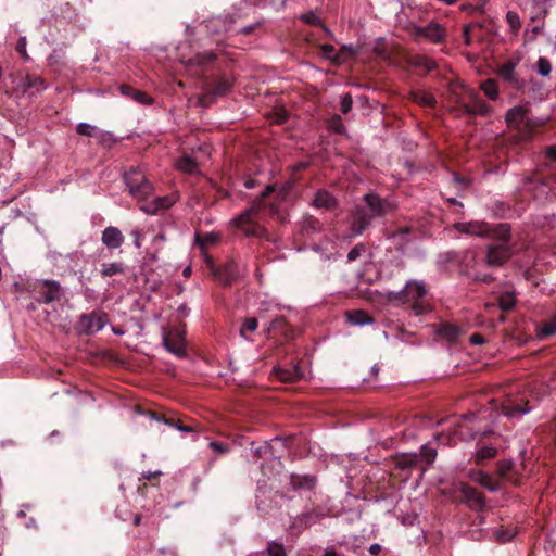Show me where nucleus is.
I'll use <instances>...</instances> for the list:
<instances>
[{
  "mask_svg": "<svg viewBox=\"0 0 556 556\" xmlns=\"http://www.w3.org/2000/svg\"><path fill=\"white\" fill-rule=\"evenodd\" d=\"M364 201L368 212H366L364 208H357L355 211L354 218L351 224L352 236L362 235L371 224L372 218L381 217L394 208L392 203L382 200L375 193L366 194L364 197Z\"/></svg>",
  "mask_w": 556,
  "mask_h": 556,
  "instance_id": "f257e3e1",
  "label": "nucleus"
},
{
  "mask_svg": "<svg viewBox=\"0 0 556 556\" xmlns=\"http://www.w3.org/2000/svg\"><path fill=\"white\" fill-rule=\"evenodd\" d=\"M404 302L412 304V309L416 316L427 313L428 306L422 302L427 294L426 286L422 281L409 280L403 288Z\"/></svg>",
  "mask_w": 556,
  "mask_h": 556,
  "instance_id": "f03ea898",
  "label": "nucleus"
},
{
  "mask_svg": "<svg viewBox=\"0 0 556 556\" xmlns=\"http://www.w3.org/2000/svg\"><path fill=\"white\" fill-rule=\"evenodd\" d=\"M503 242L489 245L486 250L485 262L489 266H502L510 256V248L506 243L509 238V227L506 224L500 225Z\"/></svg>",
  "mask_w": 556,
  "mask_h": 556,
  "instance_id": "7ed1b4c3",
  "label": "nucleus"
},
{
  "mask_svg": "<svg viewBox=\"0 0 556 556\" xmlns=\"http://www.w3.org/2000/svg\"><path fill=\"white\" fill-rule=\"evenodd\" d=\"M163 345L165 349L178 356H186V342H185V331L181 329H172L169 331L163 332Z\"/></svg>",
  "mask_w": 556,
  "mask_h": 556,
  "instance_id": "20e7f679",
  "label": "nucleus"
},
{
  "mask_svg": "<svg viewBox=\"0 0 556 556\" xmlns=\"http://www.w3.org/2000/svg\"><path fill=\"white\" fill-rule=\"evenodd\" d=\"M108 321L105 314L100 312H91L80 316L78 325L80 330L86 334L96 333L102 330Z\"/></svg>",
  "mask_w": 556,
  "mask_h": 556,
  "instance_id": "39448f33",
  "label": "nucleus"
},
{
  "mask_svg": "<svg viewBox=\"0 0 556 556\" xmlns=\"http://www.w3.org/2000/svg\"><path fill=\"white\" fill-rule=\"evenodd\" d=\"M454 228L460 233L477 237H491L495 231L489 224L480 220L455 223Z\"/></svg>",
  "mask_w": 556,
  "mask_h": 556,
  "instance_id": "423d86ee",
  "label": "nucleus"
},
{
  "mask_svg": "<svg viewBox=\"0 0 556 556\" xmlns=\"http://www.w3.org/2000/svg\"><path fill=\"white\" fill-rule=\"evenodd\" d=\"M462 502L472 510H482L485 506L484 496L475 488L462 484L459 488Z\"/></svg>",
  "mask_w": 556,
  "mask_h": 556,
  "instance_id": "0eeeda50",
  "label": "nucleus"
},
{
  "mask_svg": "<svg viewBox=\"0 0 556 556\" xmlns=\"http://www.w3.org/2000/svg\"><path fill=\"white\" fill-rule=\"evenodd\" d=\"M255 206L247 208L243 213L232 219L233 226L241 228L247 236H257L258 229L253 225L252 217L256 214Z\"/></svg>",
  "mask_w": 556,
  "mask_h": 556,
  "instance_id": "6e6552de",
  "label": "nucleus"
},
{
  "mask_svg": "<svg viewBox=\"0 0 556 556\" xmlns=\"http://www.w3.org/2000/svg\"><path fill=\"white\" fill-rule=\"evenodd\" d=\"M416 34L424 36L433 43H440L445 38V29L438 23L431 22L424 27H417Z\"/></svg>",
  "mask_w": 556,
  "mask_h": 556,
  "instance_id": "1a4fd4ad",
  "label": "nucleus"
},
{
  "mask_svg": "<svg viewBox=\"0 0 556 556\" xmlns=\"http://www.w3.org/2000/svg\"><path fill=\"white\" fill-rule=\"evenodd\" d=\"M176 201L177 197L175 194L157 197L151 202L141 205L140 210L148 214H156L160 210L170 207Z\"/></svg>",
  "mask_w": 556,
  "mask_h": 556,
  "instance_id": "9d476101",
  "label": "nucleus"
},
{
  "mask_svg": "<svg viewBox=\"0 0 556 556\" xmlns=\"http://www.w3.org/2000/svg\"><path fill=\"white\" fill-rule=\"evenodd\" d=\"M506 122L514 127L520 128L530 124L528 117V110L525 106L516 105L509 109L506 113Z\"/></svg>",
  "mask_w": 556,
  "mask_h": 556,
  "instance_id": "9b49d317",
  "label": "nucleus"
},
{
  "mask_svg": "<svg viewBox=\"0 0 556 556\" xmlns=\"http://www.w3.org/2000/svg\"><path fill=\"white\" fill-rule=\"evenodd\" d=\"M101 240L108 249H118L124 243V236L117 227L109 226L102 231Z\"/></svg>",
  "mask_w": 556,
  "mask_h": 556,
  "instance_id": "f8f14e48",
  "label": "nucleus"
},
{
  "mask_svg": "<svg viewBox=\"0 0 556 556\" xmlns=\"http://www.w3.org/2000/svg\"><path fill=\"white\" fill-rule=\"evenodd\" d=\"M124 178L129 192H135L141 184L150 182L146 175L136 168H130L126 172Z\"/></svg>",
  "mask_w": 556,
  "mask_h": 556,
  "instance_id": "ddd939ff",
  "label": "nucleus"
},
{
  "mask_svg": "<svg viewBox=\"0 0 556 556\" xmlns=\"http://www.w3.org/2000/svg\"><path fill=\"white\" fill-rule=\"evenodd\" d=\"M530 410L531 408L528 406V403H526L525 406H521L517 403H514L511 400H507L502 405V413L508 418L521 417Z\"/></svg>",
  "mask_w": 556,
  "mask_h": 556,
  "instance_id": "4468645a",
  "label": "nucleus"
},
{
  "mask_svg": "<svg viewBox=\"0 0 556 556\" xmlns=\"http://www.w3.org/2000/svg\"><path fill=\"white\" fill-rule=\"evenodd\" d=\"M176 168L187 174L199 172V156L185 155L176 162Z\"/></svg>",
  "mask_w": 556,
  "mask_h": 556,
  "instance_id": "2eb2a0df",
  "label": "nucleus"
},
{
  "mask_svg": "<svg viewBox=\"0 0 556 556\" xmlns=\"http://www.w3.org/2000/svg\"><path fill=\"white\" fill-rule=\"evenodd\" d=\"M290 483L294 490H312L316 484L313 476L291 475Z\"/></svg>",
  "mask_w": 556,
  "mask_h": 556,
  "instance_id": "dca6fc26",
  "label": "nucleus"
},
{
  "mask_svg": "<svg viewBox=\"0 0 556 556\" xmlns=\"http://www.w3.org/2000/svg\"><path fill=\"white\" fill-rule=\"evenodd\" d=\"M313 205L318 208L331 210L336 206V199L326 190H319L316 192L313 200Z\"/></svg>",
  "mask_w": 556,
  "mask_h": 556,
  "instance_id": "f3484780",
  "label": "nucleus"
},
{
  "mask_svg": "<svg viewBox=\"0 0 556 556\" xmlns=\"http://www.w3.org/2000/svg\"><path fill=\"white\" fill-rule=\"evenodd\" d=\"M218 241V235L214 233V232H211V233H206L204 236H200V235H197L195 236V242L200 247V249L202 250L203 252V256L205 258V262L208 264V265H212L213 264V261L212 258L206 254L205 252V249L207 245L210 244H214L215 242Z\"/></svg>",
  "mask_w": 556,
  "mask_h": 556,
  "instance_id": "a211bd4d",
  "label": "nucleus"
},
{
  "mask_svg": "<svg viewBox=\"0 0 556 556\" xmlns=\"http://www.w3.org/2000/svg\"><path fill=\"white\" fill-rule=\"evenodd\" d=\"M45 286L47 291L43 293V300L46 303H51L61 298V286L54 280H46Z\"/></svg>",
  "mask_w": 556,
  "mask_h": 556,
  "instance_id": "6ab92c4d",
  "label": "nucleus"
},
{
  "mask_svg": "<svg viewBox=\"0 0 556 556\" xmlns=\"http://www.w3.org/2000/svg\"><path fill=\"white\" fill-rule=\"evenodd\" d=\"M314 515L312 513H304L302 515H299L290 526V531L292 533H299L303 529L309 527L312 525Z\"/></svg>",
  "mask_w": 556,
  "mask_h": 556,
  "instance_id": "aec40b11",
  "label": "nucleus"
},
{
  "mask_svg": "<svg viewBox=\"0 0 556 556\" xmlns=\"http://www.w3.org/2000/svg\"><path fill=\"white\" fill-rule=\"evenodd\" d=\"M409 97L414 102H416L422 106L431 108L435 103L434 97L425 90L412 91Z\"/></svg>",
  "mask_w": 556,
  "mask_h": 556,
  "instance_id": "412c9836",
  "label": "nucleus"
},
{
  "mask_svg": "<svg viewBox=\"0 0 556 556\" xmlns=\"http://www.w3.org/2000/svg\"><path fill=\"white\" fill-rule=\"evenodd\" d=\"M302 376L303 374L298 366H293L292 368H279L277 370V378L283 382L295 381Z\"/></svg>",
  "mask_w": 556,
  "mask_h": 556,
  "instance_id": "4be33fe9",
  "label": "nucleus"
},
{
  "mask_svg": "<svg viewBox=\"0 0 556 556\" xmlns=\"http://www.w3.org/2000/svg\"><path fill=\"white\" fill-rule=\"evenodd\" d=\"M395 465L400 469H412L418 465V454L405 453L397 456Z\"/></svg>",
  "mask_w": 556,
  "mask_h": 556,
  "instance_id": "5701e85b",
  "label": "nucleus"
},
{
  "mask_svg": "<svg viewBox=\"0 0 556 556\" xmlns=\"http://www.w3.org/2000/svg\"><path fill=\"white\" fill-rule=\"evenodd\" d=\"M470 477L473 481L478 482L479 484H481L482 486H484L485 489H488L491 492H495V491L500 490V484L497 482H494L483 471H477V472L472 473Z\"/></svg>",
  "mask_w": 556,
  "mask_h": 556,
  "instance_id": "b1692460",
  "label": "nucleus"
},
{
  "mask_svg": "<svg viewBox=\"0 0 556 556\" xmlns=\"http://www.w3.org/2000/svg\"><path fill=\"white\" fill-rule=\"evenodd\" d=\"M420 457L426 463L425 466L421 467V475L425 473L430 465L437 458V450L432 447L430 444H424L420 448Z\"/></svg>",
  "mask_w": 556,
  "mask_h": 556,
  "instance_id": "393cba45",
  "label": "nucleus"
},
{
  "mask_svg": "<svg viewBox=\"0 0 556 556\" xmlns=\"http://www.w3.org/2000/svg\"><path fill=\"white\" fill-rule=\"evenodd\" d=\"M346 317L349 323L355 326H365L374 323V319L363 311L348 313Z\"/></svg>",
  "mask_w": 556,
  "mask_h": 556,
  "instance_id": "a878e982",
  "label": "nucleus"
},
{
  "mask_svg": "<svg viewBox=\"0 0 556 556\" xmlns=\"http://www.w3.org/2000/svg\"><path fill=\"white\" fill-rule=\"evenodd\" d=\"M516 66L517 62L509 60L498 67L497 74L506 81H515Z\"/></svg>",
  "mask_w": 556,
  "mask_h": 556,
  "instance_id": "bb28decb",
  "label": "nucleus"
},
{
  "mask_svg": "<svg viewBox=\"0 0 556 556\" xmlns=\"http://www.w3.org/2000/svg\"><path fill=\"white\" fill-rule=\"evenodd\" d=\"M153 186L151 182L141 184L135 192H129L139 202L147 201L153 194Z\"/></svg>",
  "mask_w": 556,
  "mask_h": 556,
  "instance_id": "cd10ccee",
  "label": "nucleus"
},
{
  "mask_svg": "<svg viewBox=\"0 0 556 556\" xmlns=\"http://www.w3.org/2000/svg\"><path fill=\"white\" fill-rule=\"evenodd\" d=\"M125 270L124 265L118 262L103 263L101 265V275L103 277H111L117 274H123Z\"/></svg>",
  "mask_w": 556,
  "mask_h": 556,
  "instance_id": "c85d7f7f",
  "label": "nucleus"
},
{
  "mask_svg": "<svg viewBox=\"0 0 556 556\" xmlns=\"http://www.w3.org/2000/svg\"><path fill=\"white\" fill-rule=\"evenodd\" d=\"M497 448L493 445H484L477 450L475 454L476 462L480 464L483 460L490 459L496 455Z\"/></svg>",
  "mask_w": 556,
  "mask_h": 556,
  "instance_id": "c756f323",
  "label": "nucleus"
},
{
  "mask_svg": "<svg viewBox=\"0 0 556 556\" xmlns=\"http://www.w3.org/2000/svg\"><path fill=\"white\" fill-rule=\"evenodd\" d=\"M516 303L515 293L506 291L498 296V306L502 311H510Z\"/></svg>",
  "mask_w": 556,
  "mask_h": 556,
  "instance_id": "7c9ffc66",
  "label": "nucleus"
},
{
  "mask_svg": "<svg viewBox=\"0 0 556 556\" xmlns=\"http://www.w3.org/2000/svg\"><path fill=\"white\" fill-rule=\"evenodd\" d=\"M516 530L514 528L504 529L503 527L496 528L493 531V536L496 541L501 543H506L510 541L516 535Z\"/></svg>",
  "mask_w": 556,
  "mask_h": 556,
  "instance_id": "2f4dec72",
  "label": "nucleus"
},
{
  "mask_svg": "<svg viewBox=\"0 0 556 556\" xmlns=\"http://www.w3.org/2000/svg\"><path fill=\"white\" fill-rule=\"evenodd\" d=\"M321 52H323V55L331 61H333L334 63H342V62H345V58L342 56L341 53H338L336 50H334V47L331 46V45H323L321 46Z\"/></svg>",
  "mask_w": 556,
  "mask_h": 556,
  "instance_id": "473e14b6",
  "label": "nucleus"
},
{
  "mask_svg": "<svg viewBox=\"0 0 556 556\" xmlns=\"http://www.w3.org/2000/svg\"><path fill=\"white\" fill-rule=\"evenodd\" d=\"M481 89L488 98L495 100L498 96L497 84L494 79H486L481 84Z\"/></svg>",
  "mask_w": 556,
  "mask_h": 556,
  "instance_id": "72a5a7b5",
  "label": "nucleus"
},
{
  "mask_svg": "<svg viewBox=\"0 0 556 556\" xmlns=\"http://www.w3.org/2000/svg\"><path fill=\"white\" fill-rule=\"evenodd\" d=\"M232 84L229 79L222 78L219 79L214 88L212 89L213 97H222L225 96L231 88Z\"/></svg>",
  "mask_w": 556,
  "mask_h": 556,
  "instance_id": "f704fd0d",
  "label": "nucleus"
},
{
  "mask_svg": "<svg viewBox=\"0 0 556 556\" xmlns=\"http://www.w3.org/2000/svg\"><path fill=\"white\" fill-rule=\"evenodd\" d=\"M258 327V321L255 317L245 318L240 329V336L247 340V332H254Z\"/></svg>",
  "mask_w": 556,
  "mask_h": 556,
  "instance_id": "c9c22d12",
  "label": "nucleus"
},
{
  "mask_svg": "<svg viewBox=\"0 0 556 556\" xmlns=\"http://www.w3.org/2000/svg\"><path fill=\"white\" fill-rule=\"evenodd\" d=\"M506 21L514 34H517L521 27V21L517 12L508 11L506 13Z\"/></svg>",
  "mask_w": 556,
  "mask_h": 556,
  "instance_id": "e433bc0d",
  "label": "nucleus"
},
{
  "mask_svg": "<svg viewBox=\"0 0 556 556\" xmlns=\"http://www.w3.org/2000/svg\"><path fill=\"white\" fill-rule=\"evenodd\" d=\"M459 332H460L459 328L455 325H444L440 330V333L444 338H446L448 341L456 340Z\"/></svg>",
  "mask_w": 556,
  "mask_h": 556,
  "instance_id": "4c0bfd02",
  "label": "nucleus"
},
{
  "mask_svg": "<svg viewBox=\"0 0 556 556\" xmlns=\"http://www.w3.org/2000/svg\"><path fill=\"white\" fill-rule=\"evenodd\" d=\"M24 85L29 89L35 88L36 90H42L46 88L43 80L38 76H26Z\"/></svg>",
  "mask_w": 556,
  "mask_h": 556,
  "instance_id": "58836bf2",
  "label": "nucleus"
},
{
  "mask_svg": "<svg viewBox=\"0 0 556 556\" xmlns=\"http://www.w3.org/2000/svg\"><path fill=\"white\" fill-rule=\"evenodd\" d=\"M267 553L269 556H287L283 545L276 541L268 543Z\"/></svg>",
  "mask_w": 556,
  "mask_h": 556,
  "instance_id": "ea45409f",
  "label": "nucleus"
},
{
  "mask_svg": "<svg viewBox=\"0 0 556 556\" xmlns=\"http://www.w3.org/2000/svg\"><path fill=\"white\" fill-rule=\"evenodd\" d=\"M536 71L543 77L548 76L552 71L549 61L545 58H540L536 63Z\"/></svg>",
  "mask_w": 556,
  "mask_h": 556,
  "instance_id": "a19ab883",
  "label": "nucleus"
},
{
  "mask_svg": "<svg viewBox=\"0 0 556 556\" xmlns=\"http://www.w3.org/2000/svg\"><path fill=\"white\" fill-rule=\"evenodd\" d=\"M514 463L511 460H503L497 464V473L504 479H508V475L513 469Z\"/></svg>",
  "mask_w": 556,
  "mask_h": 556,
  "instance_id": "79ce46f5",
  "label": "nucleus"
},
{
  "mask_svg": "<svg viewBox=\"0 0 556 556\" xmlns=\"http://www.w3.org/2000/svg\"><path fill=\"white\" fill-rule=\"evenodd\" d=\"M556 333V319L552 323L545 324L540 330H539V337L541 339L548 338Z\"/></svg>",
  "mask_w": 556,
  "mask_h": 556,
  "instance_id": "37998d69",
  "label": "nucleus"
},
{
  "mask_svg": "<svg viewBox=\"0 0 556 556\" xmlns=\"http://www.w3.org/2000/svg\"><path fill=\"white\" fill-rule=\"evenodd\" d=\"M384 299L389 302L395 303H405L404 302V291L403 289L400 291H388L384 294Z\"/></svg>",
  "mask_w": 556,
  "mask_h": 556,
  "instance_id": "c03bdc74",
  "label": "nucleus"
},
{
  "mask_svg": "<svg viewBox=\"0 0 556 556\" xmlns=\"http://www.w3.org/2000/svg\"><path fill=\"white\" fill-rule=\"evenodd\" d=\"M286 326V319L283 317H277L273 319L268 326L267 332H276L282 330Z\"/></svg>",
  "mask_w": 556,
  "mask_h": 556,
  "instance_id": "a18cd8bd",
  "label": "nucleus"
},
{
  "mask_svg": "<svg viewBox=\"0 0 556 556\" xmlns=\"http://www.w3.org/2000/svg\"><path fill=\"white\" fill-rule=\"evenodd\" d=\"M160 421H163L164 424H166L170 427H174L181 432H193V429L191 427L184 426L178 420H170V419L162 418V419H160Z\"/></svg>",
  "mask_w": 556,
  "mask_h": 556,
  "instance_id": "49530a36",
  "label": "nucleus"
},
{
  "mask_svg": "<svg viewBox=\"0 0 556 556\" xmlns=\"http://www.w3.org/2000/svg\"><path fill=\"white\" fill-rule=\"evenodd\" d=\"M300 18L309 25H320L321 24L320 18L314 12H308V13L302 14L300 16Z\"/></svg>",
  "mask_w": 556,
  "mask_h": 556,
  "instance_id": "de8ad7c7",
  "label": "nucleus"
},
{
  "mask_svg": "<svg viewBox=\"0 0 556 556\" xmlns=\"http://www.w3.org/2000/svg\"><path fill=\"white\" fill-rule=\"evenodd\" d=\"M96 130V126H92L88 123H79L77 126V131L80 135L89 136L91 137Z\"/></svg>",
  "mask_w": 556,
  "mask_h": 556,
  "instance_id": "09e8293b",
  "label": "nucleus"
},
{
  "mask_svg": "<svg viewBox=\"0 0 556 556\" xmlns=\"http://www.w3.org/2000/svg\"><path fill=\"white\" fill-rule=\"evenodd\" d=\"M208 446L213 450L216 454H226L228 453L229 448L226 444L217 441H211L208 443Z\"/></svg>",
  "mask_w": 556,
  "mask_h": 556,
  "instance_id": "8fccbe9b",
  "label": "nucleus"
},
{
  "mask_svg": "<svg viewBox=\"0 0 556 556\" xmlns=\"http://www.w3.org/2000/svg\"><path fill=\"white\" fill-rule=\"evenodd\" d=\"M365 251V248L363 244L355 245L349 253H348V260L350 262H353L357 260Z\"/></svg>",
  "mask_w": 556,
  "mask_h": 556,
  "instance_id": "3c124183",
  "label": "nucleus"
},
{
  "mask_svg": "<svg viewBox=\"0 0 556 556\" xmlns=\"http://www.w3.org/2000/svg\"><path fill=\"white\" fill-rule=\"evenodd\" d=\"M352 104H353L352 97L349 93L344 94L341 99V105H340L341 112L344 114L350 112L352 109Z\"/></svg>",
  "mask_w": 556,
  "mask_h": 556,
  "instance_id": "603ef678",
  "label": "nucleus"
},
{
  "mask_svg": "<svg viewBox=\"0 0 556 556\" xmlns=\"http://www.w3.org/2000/svg\"><path fill=\"white\" fill-rule=\"evenodd\" d=\"M132 99L142 104L151 103V98L147 93L138 90L134 91Z\"/></svg>",
  "mask_w": 556,
  "mask_h": 556,
  "instance_id": "864d4df0",
  "label": "nucleus"
},
{
  "mask_svg": "<svg viewBox=\"0 0 556 556\" xmlns=\"http://www.w3.org/2000/svg\"><path fill=\"white\" fill-rule=\"evenodd\" d=\"M357 52L358 50L353 45H344L342 46L341 50L338 51V53H341L342 56L345 58V61L348 60L346 53H349L350 55H355L357 54Z\"/></svg>",
  "mask_w": 556,
  "mask_h": 556,
  "instance_id": "5fc2aeb1",
  "label": "nucleus"
},
{
  "mask_svg": "<svg viewBox=\"0 0 556 556\" xmlns=\"http://www.w3.org/2000/svg\"><path fill=\"white\" fill-rule=\"evenodd\" d=\"M16 51L21 55L27 58V55H26V37L23 36L18 39L17 45H16Z\"/></svg>",
  "mask_w": 556,
  "mask_h": 556,
  "instance_id": "6e6d98bb",
  "label": "nucleus"
},
{
  "mask_svg": "<svg viewBox=\"0 0 556 556\" xmlns=\"http://www.w3.org/2000/svg\"><path fill=\"white\" fill-rule=\"evenodd\" d=\"M131 237L134 238V244L136 248H141L142 244V233L140 230L135 229L131 231Z\"/></svg>",
  "mask_w": 556,
  "mask_h": 556,
  "instance_id": "4d7b16f0",
  "label": "nucleus"
},
{
  "mask_svg": "<svg viewBox=\"0 0 556 556\" xmlns=\"http://www.w3.org/2000/svg\"><path fill=\"white\" fill-rule=\"evenodd\" d=\"M470 343L480 345L484 343V338L481 334L475 333L469 338Z\"/></svg>",
  "mask_w": 556,
  "mask_h": 556,
  "instance_id": "13d9d810",
  "label": "nucleus"
},
{
  "mask_svg": "<svg viewBox=\"0 0 556 556\" xmlns=\"http://www.w3.org/2000/svg\"><path fill=\"white\" fill-rule=\"evenodd\" d=\"M119 91L124 96L132 97V93H134L135 90L132 88L128 87V86L121 85L119 86Z\"/></svg>",
  "mask_w": 556,
  "mask_h": 556,
  "instance_id": "bf43d9fd",
  "label": "nucleus"
},
{
  "mask_svg": "<svg viewBox=\"0 0 556 556\" xmlns=\"http://www.w3.org/2000/svg\"><path fill=\"white\" fill-rule=\"evenodd\" d=\"M270 448H271V447H270V445L266 442V443H264L263 445H261V446L256 447V448L254 450V452H255V454L261 455V454H263V453H266V452H267V451H269Z\"/></svg>",
  "mask_w": 556,
  "mask_h": 556,
  "instance_id": "052dcab7",
  "label": "nucleus"
},
{
  "mask_svg": "<svg viewBox=\"0 0 556 556\" xmlns=\"http://www.w3.org/2000/svg\"><path fill=\"white\" fill-rule=\"evenodd\" d=\"M381 551V545L378 544V543H374L370 545L369 547V553L372 554V555H377L379 554Z\"/></svg>",
  "mask_w": 556,
  "mask_h": 556,
  "instance_id": "680f3d73",
  "label": "nucleus"
},
{
  "mask_svg": "<svg viewBox=\"0 0 556 556\" xmlns=\"http://www.w3.org/2000/svg\"><path fill=\"white\" fill-rule=\"evenodd\" d=\"M546 154L548 157L556 161V147L552 146V147L547 148Z\"/></svg>",
  "mask_w": 556,
  "mask_h": 556,
  "instance_id": "e2e57ef3",
  "label": "nucleus"
},
{
  "mask_svg": "<svg viewBox=\"0 0 556 556\" xmlns=\"http://www.w3.org/2000/svg\"><path fill=\"white\" fill-rule=\"evenodd\" d=\"M160 472L159 471H155V472H152V471H146V472H142V479L144 480H151L153 477L155 476H159Z\"/></svg>",
  "mask_w": 556,
  "mask_h": 556,
  "instance_id": "0e129e2a",
  "label": "nucleus"
},
{
  "mask_svg": "<svg viewBox=\"0 0 556 556\" xmlns=\"http://www.w3.org/2000/svg\"><path fill=\"white\" fill-rule=\"evenodd\" d=\"M255 185V181L253 179H248L245 182H244V186L248 188V189H251L253 188Z\"/></svg>",
  "mask_w": 556,
  "mask_h": 556,
  "instance_id": "69168bd1",
  "label": "nucleus"
},
{
  "mask_svg": "<svg viewBox=\"0 0 556 556\" xmlns=\"http://www.w3.org/2000/svg\"><path fill=\"white\" fill-rule=\"evenodd\" d=\"M198 153H203L204 155L208 156L210 155V148L208 147L200 148Z\"/></svg>",
  "mask_w": 556,
  "mask_h": 556,
  "instance_id": "338daca9",
  "label": "nucleus"
},
{
  "mask_svg": "<svg viewBox=\"0 0 556 556\" xmlns=\"http://www.w3.org/2000/svg\"><path fill=\"white\" fill-rule=\"evenodd\" d=\"M324 556H337V553L333 549H327Z\"/></svg>",
  "mask_w": 556,
  "mask_h": 556,
  "instance_id": "774afa93",
  "label": "nucleus"
}]
</instances>
